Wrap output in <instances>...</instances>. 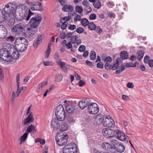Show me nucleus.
<instances>
[{
	"label": "nucleus",
	"mask_w": 153,
	"mask_h": 153,
	"mask_svg": "<svg viewBox=\"0 0 153 153\" xmlns=\"http://www.w3.org/2000/svg\"><path fill=\"white\" fill-rule=\"evenodd\" d=\"M27 13L28 14L26 17L25 20L28 21L29 20L31 16L33 15V13L31 12L30 10H28L27 7L24 5H22L21 7V10L19 13H16V18L18 20H21L25 17L27 15Z\"/></svg>",
	"instance_id": "obj_1"
},
{
	"label": "nucleus",
	"mask_w": 153,
	"mask_h": 153,
	"mask_svg": "<svg viewBox=\"0 0 153 153\" xmlns=\"http://www.w3.org/2000/svg\"><path fill=\"white\" fill-rule=\"evenodd\" d=\"M42 19V17L40 16L37 15L31 18L30 22V27H28L27 30L32 34H34L36 32L34 31H32V28H35L37 27L40 23Z\"/></svg>",
	"instance_id": "obj_2"
},
{
	"label": "nucleus",
	"mask_w": 153,
	"mask_h": 153,
	"mask_svg": "<svg viewBox=\"0 0 153 153\" xmlns=\"http://www.w3.org/2000/svg\"><path fill=\"white\" fill-rule=\"evenodd\" d=\"M16 7L14 4H12L11 3H9L7 4L4 8V11L5 14L7 15L9 18L14 16V15L15 13Z\"/></svg>",
	"instance_id": "obj_3"
},
{
	"label": "nucleus",
	"mask_w": 153,
	"mask_h": 153,
	"mask_svg": "<svg viewBox=\"0 0 153 153\" xmlns=\"http://www.w3.org/2000/svg\"><path fill=\"white\" fill-rule=\"evenodd\" d=\"M55 114L57 119L60 121H63L65 119V115L64 108L62 105H59L56 107Z\"/></svg>",
	"instance_id": "obj_4"
},
{
	"label": "nucleus",
	"mask_w": 153,
	"mask_h": 153,
	"mask_svg": "<svg viewBox=\"0 0 153 153\" xmlns=\"http://www.w3.org/2000/svg\"><path fill=\"white\" fill-rule=\"evenodd\" d=\"M56 140L57 144L61 146L65 145L68 142V136L62 133H58L56 135Z\"/></svg>",
	"instance_id": "obj_5"
},
{
	"label": "nucleus",
	"mask_w": 153,
	"mask_h": 153,
	"mask_svg": "<svg viewBox=\"0 0 153 153\" xmlns=\"http://www.w3.org/2000/svg\"><path fill=\"white\" fill-rule=\"evenodd\" d=\"M77 152L76 147L74 143L68 144L63 148V153H77Z\"/></svg>",
	"instance_id": "obj_6"
},
{
	"label": "nucleus",
	"mask_w": 153,
	"mask_h": 153,
	"mask_svg": "<svg viewBox=\"0 0 153 153\" xmlns=\"http://www.w3.org/2000/svg\"><path fill=\"white\" fill-rule=\"evenodd\" d=\"M0 57L6 62H11V57L10 56V52L6 48L0 50Z\"/></svg>",
	"instance_id": "obj_7"
},
{
	"label": "nucleus",
	"mask_w": 153,
	"mask_h": 153,
	"mask_svg": "<svg viewBox=\"0 0 153 153\" xmlns=\"http://www.w3.org/2000/svg\"><path fill=\"white\" fill-rule=\"evenodd\" d=\"M24 30V25L21 24H18L14 26L11 28L12 33L15 35H19Z\"/></svg>",
	"instance_id": "obj_8"
},
{
	"label": "nucleus",
	"mask_w": 153,
	"mask_h": 153,
	"mask_svg": "<svg viewBox=\"0 0 153 153\" xmlns=\"http://www.w3.org/2000/svg\"><path fill=\"white\" fill-rule=\"evenodd\" d=\"M87 110L89 113L91 114H96L99 111L98 105L95 103H91L88 105Z\"/></svg>",
	"instance_id": "obj_9"
},
{
	"label": "nucleus",
	"mask_w": 153,
	"mask_h": 153,
	"mask_svg": "<svg viewBox=\"0 0 153 153\" xmlns=\"http://www.w3.org/2000/svg\"><path fill=\"white\" fill-rule=\"evenodd\" d=\"M103 125L106 127H113L115 126V123L110 116L106 115L103 122Z\"/></svg>",
	"instance_id": "obj_10"
},
{
	"label": "nucleus",
	"mask_w": 153,
	"mask_h": 153,
	"mask_svg": "<svg viewBox=\"0 0 153 153\" xmlns=\"http://www.w3.org/2000/svg\"><path fill=\"white\" fill-rule=\"evenodd\" d=\"M115 131L116 130L105 128L102 129V134L107 138L112 137H114Z\"/></svg>",
	"instance_id": "obj_11"
},
{
	"label": "nucleus",
	"mask_w": 153,
	"mask_h": 153,
	"mask_svg": "<svg viewBox=\"0 0 153 153\" xmlns=\"http://www.w3.org/2000/svg\"><path fill=\"white\" fill-rule=\"evenodd\" d=\"M65 105L67 111L69 113H73L74 111L75 107L70 101L65 100L64 101Z\"/></svg>",
	"instance_id": "obj_12"
},
{
	"label": "nucleus",
	"mask_w": 153,
	"mask_h": 153,
	"mask_svg": "<svg viewBox=\"0 0 153 153\" xmlns=\"http://www.w3.org/2000/svg\"><path fill=\"white\" fill-rule=\"evenodd\" d=\"M27 4L30 5V9L33 11L40 10V6L41 3L38 1H27Z\"/></svg>",
	"instance_id": "obj_13"
},
{
	"label": "nucleus",
	"mask_w": 153,
	"mask_h": 153,
	"mask_svg": "<svg viewBox=\"0 0 153 153\" xmlns=\"http://www.w3.org/2000/svg\"><path fill=\"white\" fill-rule=\"evenodd\" d=\"M34 120L33 115L32 113L30 112L27 117L22 120V123L24 125H28L32 123Z\"/></svg>",
	"instance_id": "obj_14"
},
{
	"label": "nucleus",
	"mask_w": 153,
	"mask_h": 153,
	"mask_svg": "<svg viewBox=\"0 0 153 153\" xmlns=\"http://www.w3.org/2000/svg\"><path fill=\"white\" fill-rule=\"evenodd\" d=\"M91 102V100L88 98H86L82 100L78 103V105L81 109H83L88 106Z\"/></svg>",
	"instance_id": "obj_15"
},
{
	"label": "nucleus",
	"mask_w": 153,
	"mask_h": 153,
	"mask_svg": "<svg viewBox=\"0 0 153 153\" xmlns=\"http://www.w3.org/2000/svg\"><path fill=\"white\" fill-rule=\"evenodd\" d=\"M114 137L122 141H125L126 137L124 133L118 129L116 130Z\"/></svg>",
	"instance_id": "obj_16"
},
{
	"label": "nucleus",
	"mask_w": 153,
	"mask_h": 153,
	"mask_svg": "<svg viewBox=\"0 0 153 153\" xmlns=\"http://www.w3.org/2000/svg\"><path fill=\"white\" fill-rule=\"evenodd\" d=\"M132 63H126L125 64L124 63H123L121 65L120 68L118 69L115 72L116 74H119L120 73L123 72L125 68V66L127 68L132 67Z\"/></svg>",
	"instance_id": "obj_17"
},
{
	"label": "nucleus",
	"mask_w": 153,
	"mask_h": 153,
	"mask_svg": "<svg viewBox=\"0 0 153 153\" xmlns=\"http://www.w3.org/2000/svg\"><path fill=\"white\" fill-rule=\"evenodd\" d=\"M58 64L60 66L62 70L65 72H66L67 70L71 68V65L61 61L59 60L58 61Z\"/></svg>",
	"instance_id": "obj_18"
},
{
	"label": "nucleus",
	"mask_w": 153,
	"mask_h": 153,
	"mask_svg": "<svg viewBox=\"0 0 153 153\" xmlns=\"http://www.w3.org/2000/svg\"><path fill=\"white\" fill-rule=\"evenodd\" d=\"M19 79H20V74H17L16 75V80L17 85V90L16 92V96L18 97L19 96L20 93L22 92V91L24 88V87H22L20 88H19Z\"/></svg>",
	"instance_id": "obj_19"
},
{
	"label": "nucleus",
	"mask_w": 153,
	"mask_h": 153,
	"mask_svg": "<svg viewBox=\"0 0 153 153\" xmlns=\"http://www.w3.org/2000/svg\"><path fill=\"white\" fill-rule=\"evenodd\" d=\"M104 120V117L103 115L98 114L96 117L94 119V122L95 124L97 125H100Z\"/></svg>",
	"instance_id": "obj_20"
},
{
	"label": "nucleus",
	"mask_w": 153,
	"mask_h": 153,
	"mask_svg": "<svg viewBox=\"0 0 153 153\" xmlns=\"http://www.w3.org/2000/svg\"><path fill=\"white\" fill-rule=\"evenodd\" d=\"M10 56L11 57V61L13 59H17L19 56V54L18 52L16 49H13L12 51L10 52Z\"/></svg>",
	"instance_id": "obj_21"
},
{
	"label": "nucleus",
	"mask_w": 153,
	"mask_h": 153,
	"mask_svg": "<svg viewBox=\"0 0 153 153\" xmlns=\"http://www.w3.org/2000/svg\"><path fill=\"white\" fill-rule=\"evenodd\" d=\"M16 47L18 51L20 52H22L26 49L28 45H27V44H16Z\"/></svg>",
	"instance_id": "obj_22"
},
{
	"label": "nucleus",
	"mask_w": 153,
	"mask_h": 153,
	"mask_svg": "<svg viewBox=\"0 0 153 153\" xmlns=\"http://www.w3.org/2000/svg\"><path fill=\"white\" fill-rule=\"evenodd\" d=\"M59 121L58 119H54L51 122V125L52 126L54 129H58L60 127L59 123Z\"/></svg>",
	"instance_id": "obj_23"
},
{
	"label": "nucleus",
	"mask_w": 153,
	"mask_h": 153,
	"mask_svg": "<svg viewBox=\"0 0 153 153\" xmlns=\"http://www.w3.org/2000/svg\"><path fill=\"white\" fill-rule=\"evenodd\" d=\"M7 34V31L6 28L3 25H0V37H5Z\"/></svg>",
	"instance_id": "obj_24"
},
{
	"label": "nucleus",
	"mask_w": 153,
	"mask_h": 153,
	"mask_svg": "<svg viewBox=\"0 0 153 153\" xmlns=\"http://www.w3.org/2000/svg\"><path fill=\"white\" fill-rule=\"evenodd\" d=\"M36 131L37 130L35 126L32 124L28 126L26 129V132H27L28 134L31 132L34 134L35 133Z\"/></svg>",
	"instance_id": "obj_25"
},
{
	"label": "nucleus",
	"mask_w": 153,
	"mask_h": 153,
	"mask_svg": "<svg viewBox=\"0 0 153 153\" xmlns=\"http://www.w3.org/2000/svg\"><path fill=\"white\" fill-rule=\"evenodd\" d=\"M74 9L73 6L70 4L65 5L62 8V10L65 12H70L72 11Z\"/></svg>",
	"instance_id": "obj_26"
},
{
	"label": "nucleus",
	"mask_w": 153,
	"mask_h": 153,
	"mask_svg": "<svg viewBox=\"0 0 153 153\" xmlns=\"http://www.w3.org/2000/svg\"><path fill=\"white\" fill-rule=\"evenodd\" d=\"M102 147L104 149L109 151H111V150L113 149L112 146L109 143L106 142H104L102 143Z\"/></svg>",
	"instance_id": "obj_27"
},
{
	"label": "nucleus",
	"mask_w": 153,
	"mask_h": 153,
	"mask_svg": "<svg viewBox=\"0 0 153 153\" xmlns=\"http://www.w3.org/2000/svg\"><path fill=\"white\" fill-rule=\"evenodd\" d=\"M17 41L19 43L18 44H27V45H28V41L24 37H20L17 38L16 40V42H17Z\"/></svg>",
	"instance_id": "obj_28"
},
{
	"label": "nucleus",
	"mask_w": 153,
	"mask_h": 153,
	"mask_svg": "<svg viewBox=\"0 0 153 153\" xmlns=\"http://www.w3.org/2000/svg\"><path fill=\"white\" fill-rule=\"evenodd\" d=\"M110 144L112 146L113 149H115L116 147L120 145V143L117 140L115 139H111L110 141Z\"/></svg>",
	"instance_id": "obj_29"
},
{
	"label": "nucleus",
	"mask_w": 153,
	"mask_h": 153,
	"mask_svg": "<svg viewBox=\"0 0 153 153\" xmlns=\"http://www.w3.org/2000/svg\"><path fill=\"white\" fill-rule=\"evenodd\" d=\"M120 59L119 58H117L115 62H114L113 65H111V69L113 70H115L117 69H120V67L119 68H118V67L119 65V61L120 60Z\"/></svg>",
	"instance_id": "obj_30"
},
{
	"label": "nucleus",
	"mask_w": 153,
	"mask_h": 153,
	"mask_svg": "<svg viewBox=\"0 0 153 153\" xmlns=\"http://www.w3.org/2000/svg\"><path fill=\"white\" fill-rule=\"evenodd\" d=\"M120 57L123 59H126L128 57V53L125 51H122L120 53Z\"/></svg>",
	"instance_id": "obj_31"
},
{
	"label": "nucleus",
	"mask_w": 153,
	"mask_h": 153,
	"mask_svg": "<svg viewBox=\"0 0 153 153\" xmlns=\"http://www.w3.org/2000/svg\"><path fill=\"white\" fill-rule=\"evenodd\" d=\"M115 149L117 152L120 153H122L124 151L125 147L123 145L120 143V145L117 146Z\"/></svg>",
	"instance_id": "obj_32"
},
{
	"label": "nucleus",
	"mask_w": 153,
	"mask_h": 153,
	"mask_svg": "<svg viewBox=\"0 0 153 153\" xmlns=\"http://www.w3.org/2000/svg\"><path fill=\"white\" fill-rule=\"evenodd\" d=\"M28 134L27 132L25 133L23 135L21 136L20 138V144H21L22 143H24L26 140Z\"/></svg>",
	"instance_id": "obj_33"
},
{
	"label": "nucleus",
	"mask_w": 153,
	"mask_h": 153,
	"mask_svg": "<svg viewBox=\"0 0 153 153\" xmlns=\"http://www.w3.org/2000/svg\"><path fill=\"white\" fill-rule=\"evenodd\" d=\"M144 52L142 50H140L137 52V57L139 61L142 59L144 55Z\"/></svg>",
	"instance_id": "obj_34"
},
{
	"label": "nucleus",
	"mask_w": 153,
	"mask_h": 153,
	"mask_svg": "<svg viewBox=\"0 0 153 153\" xmlns=\"http://www.w3.org/2000/svg\"><path fill=\"white\" fill-rule=\"evenodd\" d=\"M59 127L61 131H65L68 129V125L67 123H64L62 124Z\"/></svg>",
	"instance_id": "obj_35"
},
{
	"label": "nucleus",
	"mask_w": 153,
	"mask_h": 153,
	"mask_svg": "<svg viewBox=\"0 0 153 153\" xmlns=\"http://www.w3.org/2000/svg\"><path fill=\"white\" fill-rule=\"evenodd\" d=\"M93 5L95 8L99 9L101 6V4L99 0H97L93 3Z\"/></svg>",
	"instance_id": "obj_36"
},
{
	"label": "nucleus",
	"mask_w": 153,
	"mask_h": 153,
	"mask_svg": "<svg viewBox=\"0 0 153 153\" xmlns=\"http://www.w3.org/2000/svg\"><path fill=\"white\" fill-rule=\"evenodd\" d=\"M5 46L8 49H9L8 51L10 52L12 51L13 49H15L13 45L10 43H6L5 45Z\"/></svg>",
	"instance_id": "obj_37"
},
{
	"label": "nucleus",
	"mask_w": 153,
	"mask_h": 153,
	"mask_svg": "<svg viewBox=\"0 0 153 153\" xmlns=\"http://www.w3.org/2000/svg\"><path fill=\"white\" fill-rule=\"evenodd\" d=\"M48 82V81H44L39 84L38 85L37 89L39 90L41 89L47 85Z\"/></svg>",
	"instance_id": "obj_38"
},
{
	"label": "nucleus",
	"mask_w": 153,
	"mask_h": 153,
	"mask_svg": "<svg viewBox=\"0 0 153 153\" xmlns=\"http://www.w3.org/2000/svg\"><path fill=\"white\" fill-rule=\"evenodd\" d=\"M1 15L0 16V22H2L6 20L8 17L7 15L4 14L3 12H0Z\"/></svg>",
	"instance_id": "obj_39"
},
{
	"label": "nucleus",
	"mask_w": 153,
	"mask_h": 153,
	"mask_svg": "<svg viewBox=\"0 0 153 153\" xmlns=\"http://www.w3.org/2000/svg\"><path fill=\"white\" fill-rule=\"evenodd\" d=\"M88 26L89 29L91 30H94L96 26L95 24L93 22L89 23Z\"/></svg>",
	"instance_id": "obj_40"
},
{
	"label": "nucleus",
	"mask_w": 153,
	"mask_h": 153,
	"mask_svg": "<svg viewBox=\"0 0 153 153\" xmlns=\"http://www.w3.org/2000/svg\"><path fill=\"white\" fill-rule=\"evenodd\" d=\"M75 10L76 12L79 13H82L83 11L82 7L79 5H76L75 7Z\"/></svg>",
	"instance_id": "obj_41"
},
{
	"label": "nucleus",
	"mask_w": 153,
	"mask_h": 153,
	"mask_svg": "<svg viewBox=\"0 0 153 153\" xmlns=\"http://www.w3.org/2000/svg\"><path fill=\"white\" fill-rule=\"evenodd\" d=\"M88 20L86 18L82 19L81 21V23L82 25L84 27L88 26L89 24Z\"/></svg>",
	"instance_id": "obj_42"
},
{
	"label": "nucleus",
	"mask_w": 153,
	"mask_h": 153,
	"mask_svg": "<svg viewBox=\"0 0 153 153\" xmlns=\"http://www.w3.org/2000/svg\"><path fill=\"white\" fill-rule=\"evenodd\" d=\"M91 59L92 60H94L96 57V53L94 51H91L90 54Z\"/></svg>",
	"instance_id": "obj_43"
},
{
	"label": "nucleus",
	"mask_w": 153,
	"mask_h": 153,
	"mask_svg": "<svg viewBox=\"0 0 153 153\" xmlns=\"http://www.w3.org/2000/svg\"><path fill=\"white\" fill-rule=\"evenodd\" d=\"M78 38V36L76 35H74L72 36L71 38V43L74 44L76 43L77 39Z\"/></svg>",
	"instance_id": "obj_44"
},
{
	"label": "nucleus",
	"mask_w": 153,
	"mask_h": 153,
	"mask_svg": "<svg viewBox=\"0 0 153 153\" xmlns=\"http://www.w3.org/2000/svg\"><path fill=\"white\" fill-rule=\"evenodd\" d=\"M112 60L111 58L109 56H108L106 57L104 59H103V61L106 63H110Z\"/></svg>",
	"instance_id": "obj_45"
},
{
	"label": "nucleus",
	"mask_w": 153,
	"mask_h": 153,
	"mask_svg": "<svg viewBox=\"0 0 153 153\" xmlns=\"http://www.w3.org/2000/svg\"><path fill=\"white\" fill-rule=\"evenodd\" d=\"M6 39L7 42H12L14 41L15 37L12 36H10L7 37Z\"/></svg>",
	"instance_id": "obj_46"
},
{
	"label": "nucleus",
	"mask_w": 153,
	"mask_h": 153,
	"mask_svg": "<svg viewBox=\"0 0 153 153\" xmlns=\"http://www.w3.org/2000/svg\"><path fill=\"white\" fill-rule=\"evenodd\" d=\"M51 53V49L49 47H48L47 50L46 51L45 53V56L48 58L49 57Z\"/></svg>",
	"instance_id": "obj_47"
},
{
	"label": "nucleus",
	"mask_w": 153,
	"mask_h": 153,
	"mask_svg": "<svg viewBox=\"0 0 153 153\" xmlns=\"http://www.w3.org/2000/svg\"><path fill=\"white\" fill-rule=\"evenodd\" d=\"M71 19V17L69 16L64 17L61 20L60 22L61 23H62V22H64V21L67 22V21H69Z\"/></svg>",
	"instance_id": "obj_48"
},
{
	"label": "nucleus",
	"mask_w": 153,
	"mask_h": 153,
	"mask_svg": "<svg viewBox=\"0 0 153 153\" xmlns=\"http://www.w3.org/2000/svg\"><path fill=\"white\" fill-rule=\"evenodd\" d=\"M35 141L36 143L39 142L42 145H44L45 143V141L44 139H41L40 138H38L35 140Z\"/></svg>",
	"instance_id": "obj_49"
},
{
	"label": "nucleus",
	"mask_w": 153,
	"mask_h": 153,
	"mask_svg": "<svg viewBox=\"0 0 153 153\" xmlns=\"http://www.w3.org/2000/svg\"><path fill=\"white\" fill-rule=\"evenodd\" d=\"M76 30L77 33L80 34L84 32V29L82 27H79L77 28Z\"/></svg>",
	"instance_id": "obj_50"
},
{
	"label": "nucleus",
	"mask_w": 153,
	"mask_h": 153,
	"mask_svg": "<svg viewBox=\"0 0 153 153\" xmlns=\"http://www.w3.org/2000/svg\"><path fill=\"white\" fill-rule=\"evenodd\" d=\"M62 24L61 26V28L62 30H65L66 28L68 25V22L66 21L62 22Z\"/></svg>",
	"instance_id": "obj_51"
},
{
	"label": "nucleus",
	"mask_w": 153,
	"mask_h": 153,
	"mask_svg": "<svg viewBox=\"0 0 153 153\" xmlns=\"http://www.w3.org/2000/svg\"><path fill=\"white\" fill-rule=\"evenodd\" d=\"M84 9L88 13H91L92 10L91 7L89 6V5L84 7Z\"/></svg>",
	"instance_id": "obj_52"
},
{
	"label": "nucleus",
	"mask_w": 153,
	"mask_h": 153,
	"mask_svg": "<svg viewBox=\"0 0 153 153\" xmlns=\"http://www.w3.org/2000/svg\"><path fill=\"white\" fill-rule=\"evenodd\" d=\"M97 16L95 14L92 13L89 16V19L90 20H95Z\"/></svg>",
	"instance_id": "obj_53"
},
{
	"label": "nucleus",
	"mask_w": 153,
	"mask_h": 153,
	"mask_svg": "<svg viewBox=\"0 0 153 153\" xmlns=\"http://www.w3.org/2000/svg\"><path fill=\"white\" fill-rule=\"evenodd\" d=\"M81 17L78 14H76L74 18V21L75 22L80 21L81 20Z\"/></svg>",
	"instance_id": "obj_54"
},
{
	"label": "nucleus",
	"mask_w": 153,
	"mask_h": 153,
	"mask_svg": "<svg viewBox=\"0 0 153 153\" xmlns=\"http://www.w3.org/2000/svg\"><path fill=\"white\" fill-rule=\"evenodd\" d=\"M111 65L108 63H105V67L107 70H110L111 69Z\"/></svg>",
	"instance_id": "obj_55"
},
{
	"label": "nucleus",
	"mask_w": 153,
	"mask_h": 153,
	"mask_svg": "<svg viewBox=\"0 0 153 153\" xmlns=\"http://www.w3.org/2000/svg\"><path fill=\"white\" fill-rule=\"evenodd\" d=\"M95 29L96 32L98 34H100L102 32V29L99 26H96Z\"/></svg>",
	"instance_id": "obj_56"
},
{
	"label": "nucleus",
	"mask_w": 153,
	"mask_h": 153,
	"mask_svg": "<svg viewBox=\"0 0 153 153\" xmlns=\"http://www.w3.org/2000/svg\"><path fill=\"white\" fill-rule=\"evenodd\" d=\"M85 47L84 45H81L78 51L80 52H83L85 50Z\"/></svg>",
	"instance_id": "obj_57"
},
{
	"label": "nucleus",
	"mask_w": 153,
	"mask_h": 153,
	"mask_svg": "<svg viewBox=\"0 0 153 153\" xmlns=\"http://www.w3.org/2000/svg\"><path fill=\"white\" fill-rule=\"evenodd\" d=\"M107 14L108 16L110 18L112 17L114 18L115 17V14L113 12H109L107 13Z\"/></svg>",
	"instance_id": "obj_58"
},
{
	"label": "nucleus",
	"mask_w": 153,
	"mask_h": 153,
	"mask_svg": "<svg viewBox=\"0 0 153 153\" xmlns=\"http://www.w3.org/2000/svg\"><path fill=\"white\" fill-rule=\"evenodd\" d=\"M56 80L58 82L61 81L62 79V76L61 74H58L57 75Z\"/></svg>",
	"instance_id": "obj_59"
},
{
	"label": "nucleus",
	"mask_w": 153,
	"mask_h": 153,
	"mask_svg": "<svg viewBox=\"0 0 153 153\" xmlns=\"http://www.w3.org/2000/svg\"><path fill=\"white\" fill-rule=\"evenodd\" d=\"M97 66L98 68H103L104 65L102 62H100L98 63L97 64Z\"/></svg>",
	"instance_id": "obj_60"
},
{
	"label": "nucleus",
	"mask_w": 153,
	"mask_h": 153,
	"mask_svg": "<svg viewBox=\"0 0 153 153\" xmlns=\"http://www.w3.org/2000/svg\"><path fill=\"white\" fill-rule=\"evenodd\" d=\"M122 97L123 100L126 101H128L130 99L128 96L124 94H123L122 96Z\"/></svg>",
	"instance_id": "obj_61"
},
{
	"label": "nucleus",
	"mask_w": 153,
	"mask_h": 153,
	"mask_svg": "<svg viewBox=\"0 0 153 153\" xmlns=\"http://www.w3.org/2000/svg\"><path fill=\"white\" fill-rule=\"evenodd\" d=\"M76 27L75 25H70L68 27V29L71 30H73L75 29Z\"/></svg>",
	"instance_id": "obj_62"
},
{
	"label": "nucleus",
	"mask_w": 153,
	"mask_h": 153,
	"mask_svg": "<svg viewBox=\"0 0 153 153\" xmlns=\"http://www.w3.org/2000/svg\"><path fill=\"white\" fill-rule=\"evenodd\" d=\"M82 4L85 7L88 5L89 4L87 0H84L82 2Z\"/></svg>",
	"instance_id": "obj_63"
},
{
	"label": "nucleus",
	"mask_w": 153,
	"mask_h": 153,
	"mask_svg": "<svg viewBox=\"0 0 153 153\" xmlns=\"http://www.w3.org/2000/svg\"><path fill=\"white\" fill-rule=\"evenodd\" d=\"M149 57L148 56H146L144 58V62L145 63H147L149 59Z\"/></svg>",
	"instance_id": "obj_64"
}]
</instances>
